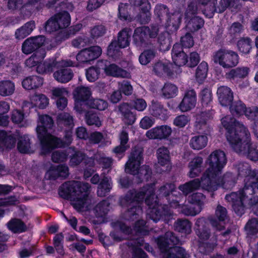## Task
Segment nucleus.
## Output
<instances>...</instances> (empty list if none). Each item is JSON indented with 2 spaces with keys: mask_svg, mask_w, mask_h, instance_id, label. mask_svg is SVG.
Listing matches in <instances>:
<instances>
[{
  "mask_svg": "<svg viewBox=\"0 0 258 258\" xmlns=\"http://www.w3.org/2000/svg\"><path fill=\"white\" fill-rule=\"evenodd\" d=\"M97 65L104 71L107 76L125 78H129L131 76L130 73L114 63L110 64L107 60L102 59L98 61Z\"/></svg>",
  "mask_w": 258,
  "mask_h": 258,
  "instance_id": "ddd939ff",
  "label": "nucleus"
},
{
  "mask_svg": "<svg viewBox=\"0 0 258 258\" xmlns=\"http://www.w3.org/2000/svg\"><path fill=\"white\" fill-rule=\"evenodd\" d=\"M157 157L159 164L162 166H165L170 162V155L168 149L162 147L159 148L157 151Z\"/></svg>",
  "mask_w": 258,
  "mask_h": 258,
  "instance_id": "603ef678",
  "label": "nucleus"
},
{
  "mask_svg": "<svg viewBox=\"0 0 258 258\" xmlns=\"http://www.w3.org/2000/svg\"><path fill=\"white\" fill-rule=\"evenodd\" d=\"M213 118V114L211 110L202 111L197 116L196 125L197 128L205 132V128L209 127L208 122Z\"/></svg>",
  "mask_w": 258,
  "mask_h": 258,
  "instance_id": "c85d7f7f",
  "label": "nucleus"
},
{
  "mask_svg": "<svg viewBox=\"0 0 258 258\" xmlns=\"http://www.w3.org/2000/svg\"><path fill=\"white\" fill-rule=\"evenodd\" d=\"M154 14L157 21L161 24L165 23V28L169 33L172 34L179 29L182 17L178 12L170 13L166 5L160 4L155 6Z\"/></svg>",
  "mask_w": 258,
  "mask_h": 258,
  "instance_id": "39448f33",
  "label": "nucleus"
},
{
  "mask_svg": "<svg viewBox=\"0 0 258 258\" xmlns=\"http://www.w3.org/2000/svg\"><path fill=\"white\" fill-rule=\"evenodd\" d=\"M195 232L199 238L203 240H208L211 236V230L204 218H199L196 223Z\"/></svg>",
  "mask_w": 258,
  "mask_h": 258,
  "instance_id": "bb28decb",
  "label": "nucleus"
},
{
  "mask_svg": "<svg viewBox=\"0 0 258 258\" xmlns=\"http://www.w3.org/2000/svg\"><path fill=\"white\" fill-rule=\"evenodd\" d=\"M225 199L231 203L235 214L241 216L245 212L246 204L252 206L258 203V178L244 181L242 189L226 195Z\"/></svg>",
  "mask_w": 258,
  "mask_h": 258,
  "instance_id": "20e7f679",
  "label": "nucleus"
},
{
  "mask_svg": "<svg viewBox=\"0 0 258 258\" xmlns=\"http://www.w3.org/2000/svg\"><path fill=\"white\" fill-rule=\"evenodd\" d=\"M246 233L249 236H253L258 233V219L252 218L250 219L244 227Z\"/></svg>",
  "mask_w": 258,
  "mask_h": 258,
  "instance_id": "680f3d73",
  "label": "nucleus"
},
{
  "mask_svg": "<svg viewBox=\"0 0 258 258\" xmlns=\"http://www.w3.org/2000/svg\"><path fill=\"white\" fill-rule=\"evenodd\" d=\"M146 221L143 219H140L135 222L133 226L134 230L137 235H147L149 234V230L147 229Z\"/></svg>",
  "mask_w": 258,
  "mask_h": 258,
  "instance_id": "13d9d810",
  "label": "nucleus"
},
{
  "mask_svg": "<svg viewBox=\"0 0 258 258\" xmlns=\"http://www.w3.org/2000/svg\"><path fill=\"white\" fill-rule=\"evenodd\" d=\"M173 64L171 63H165L159 61L156 63L153 70L158 76L172 78L174 75Z\"/></svg>",
  "mask_w": 258,
  "mask_h": 258,
  "instance_id": "a878e982",
  "label": "nucleus"
},
{
  "mask_svg": "<svg viewBox=\"0 0 258 258\" xmlns=\"http://www.w3.org/2000/svg\"><path fill=\"white\" fill-rule=\"evenodd\" d=\"M220 104L223 106H228L233 101V93L231 89L225 86L219 87L217 91Z\"/></svg>",
  "mask_w": 258,
  "mask_h": 258,
  "instance_id": "412c9836",
  "label": "nucleus"
},
{
  "mask_svg": "<svg viewBox=\"0 0 258 258\" xmlns=\"http://www.w3.org/2000/svg\"><path fill=\"white\" fill-rule=\"evenodd\" d=\"M221 121L226 131V139L234 150L246 154L251 161H258V149L252 145L247 127L230 115L222 117Z\"/></svg>",
  "mask_w": 258,
  "mask_h": 258,
  "instance_id": "7ed1b4c3",
  "label": "nucleus"
},
{
  "mask_svg": "<svg viewBox=\"0 0 258 258\" xmlns=\"http://www.w3.org/2000/svg\"><path fill=\"white\" fill-rule=\"evenodd\" d=\"M144 149L135 146L132 148L128 158L125 164V172L133 175L139 173L141 164L144 161Z\"/></svg>",
  "mask_w": 258,
  "mask_h": 258,
  "instance_id": "9d476101",
  "label": "nucleus"
},
{
  "mask_svg": "<svg viewBox=\"0 0 258 258\" xmlns=\"http://www.w3.org/2000/svg\"><path fill=\"white\" fill-rule=\"evenodd\" d=\"M222 172L218 175V183L219 184L218 187L221 184L223 188L229 189L232 188L237 182V178L235 175L231 172L225 173L222 178L220 177V175Z\"/></svg>",
  "mask_w": 258,
  "mask_h": 258,
  "instance_id": "473e14b6",
  "label": "nucleus"
},
{
  "mask_svg": "<svg viewBox=\"0 0 258 258\" xmlns=\"http://www.w3.org/2000/svg\"><path fill=\"white\" fill-rule=\"evenodd\" d=\"M59 66V62L55 58L46 59L36 67V72L40 74H50Z\"/></svg>",
  "mask_w": 258,
  "mask_h": 258,
  "instance_id": "b1692460",
  "label": "nucleus"
},
{
  "mask_svg": "<svg viewBox=\"0 0 258 258\" xmlns=\"http://www.w3.org/2000/svg\"><path fill=\"white\" fill-rule=\"evenodd\" d=\"M199 97L203 107L211 106L213 102V95L210 88L206 87L202 89L199 94Z\"/></svg>",
  "mask_w": 258,
  "mask_h": 258,
  "instance_id": "09e8293b",
  "label": "nucleus"
},
{
  "mask_svg": "<svg viewBox=\"0 0 258 258\" xmlns=\"http://www.w3.org/2000/svg\"><path fill=\"white\" fill-rule=\"evenodd\" d=\"M176 186L173 183H167L161 186L157 191L156 199H165L166 200L170 195L175 191Z\"/></svg>",
  "mask_w": 258,
  "mask_h": 258,
  "instance_id": "58836bf2",
  "label": "nucleus"
},
{
  "mask_svg": "<svg viewBox=\"0 0 258 258\" xmlns=\"http://www.w3.org/2000/svg\"><path fill=\"white\" fill-rule=\"evenodd\" d=\"M227 162L224 151L220 150L213 151L206 160L208 167L203 174L201 179L195 178L180 185L179 189L184 194L187 195L201 186L204 190L210 193L211 198H214V191L218 189L219 186L218 175L222 172Z\"/></svg>",
  "mask_w": 258,
  "mask_h": 258,
  "instance_id": "f03ea898",
  "label": "nucleus"
},
{
  "mask_svg": "<svg viewBox=\"0 0 258 258\" xmlns=\"http://www.w3.org/2000/svg\"><path fill=\"white\" fill-rule=\"evenodd\" d=\"M197 103V93L194 89L186 90L183 98L178 105L179 110L186 112L194 108Z\"/></svg>",
  "mask_w": 258,
  "mask_h": 258,
  "instance_id": "a211bd4d",
  "label": "nucleus"
},
{
  "mask_svg": "<svg viewBox=\"0 0 258 258\" xmlns=\"http://www.w3.org/2000/svg\"><path fill=\"white\" fill-rule=\"evenodd\" d=\"M43 83V79L37 76H31L24 79L22 85L26 90H31L41 87Z\"/></svg>",
  "mask_w": 258,
  "mask_h": 258,
  "instance_id": "c756f323",
  "label": "nucleus"
},
{
  "mask_svg": "<svg viewBox=\"0 0 258 258\" xmlns=\"http://www.w3.org/2000/svg\"><path fill=\"white\" fill-rule=\"evenodd\" d=\"M181 197L182 195L179 192L175 190V191L170 195L166 200L170 207L177 208L180 206L179 202Z\"/></svg>",
  "mask_w": 258,
  "mask_h": 258,
  "instance_id": "774afa93",
  "label": "nucleus"
},
{
  "mask_svg": "<svg viewBox=\"0 0 258 258\" xmlns=\"http://www.w3.org/2000/svg\"><path fill=\"white\" fill-rule=\"evenodd\" d=\"M35 28L34 21L31 20L26 23L15 32L16 38L18 39H23L29 35Z\"/></svg>",
  "mask_w": 258,
  "mask_h": 258,
  "instance_id": "f704fd0d",
  "label": "nucleus"
},
{
  "mask_svg": "<svg viewBox=\"0 0 258 258\" xmlns=\"http://www.w3.org/2000/svg\"><path fill=\"white\" fill-rule=\"evenodd\" d=\"M102 53V49L98 46H92L81 50L76 55L79 63H89L98 58Z\"/></svg>",
  "mask_w": 258,
  "mask_h": 258,
  "instance_id": "4468645a",
  "label": "nucleus"
},
{
  "mask_svg": "<svg viewBox=\"0 0 258 258\" xmlns=\"http://www.w3.org/2000/svg\"><path fill=\"white\" fill-rule=\"evenodd\" d=\"M171 56L175 65L179 67L185 66L188 58V55L184 52L182 47L179 43H176L173 45L171 50Z\"/></svg>",
  "mask_w": 258,
  "mask_h": 258,
  "instance_id": "6ab92c4d",
  "label": "nucleus"
},
{
  "mask_svg": "<svg viewBox=\"0 0 258 258\" xmlns=\"http://www.w3.org/2000/svg\"><path fill=\"white\" fill-rule=\"evenodd\" d=\"M100 69L101 68L99 67L92 66L86 70V76L87 80L90 82H94L97 80L100 74Z\"/></svg>",
  "mask_w": 258,
  "mask_h": 258,
  "instance_id": "0e129e2a",
  "label": "nucleus"
},
{
  "mask_svg": "<svg viewBox=\"0 0 258 258\" xmlns=\"http://www.w3.org/2000/svg\"><path fill=\"white\" fill-rule=\"evenodd\" d=\"M44 28L45 31L48 33H51L60 29L59 25L57 23L54 15L45 22Z\"/></svg>",
  "mask_w": 258,
  "mask_h": 258,
  "instance_id": "e2e57ef3",
  "label": "nucleus"
},
{
  "mask_svg": "<svg viewBox=\"0 0 258 258\" xmlns=\"http://www.w3.org/2000/svg\"><path fill=\"white\" fill-rule=\"evenodd\" d=\"M205 200L206 196L201 192L193 194L188 199L190 204L196 207L197 210H200V212L203 209Z\"/></svg>",
  "mask_w": 258,
  "mask_h": 258,
  "instance_id": "3c124183",
  "label": "nucleus"
},
{
  "mask_svg": "<svg viewBox=\"0 0 258 258\" xmlns=\"http://www.w3.org/2000/svg\"><path fill=\"white\" fill-rule=\"evenodd\" d=\"M92 42V38L83 35L76 37L72 41V45L76 48H81L89 45Z\"/></svg>",
  "mask_w": 258,
  "mask_h": 258,
  "instance_id": "bf43d9fd",
  "label": "nucleus"
},
{
  "mask_svg": "<svg viewBox=\"0 0 258 258\" xmlns=\"http://www.w3.org/2000/svg\"><path fill=\"white\" fill-rule=\"evenodd\" d=\"M228 106H229L231 114L237 117L244 115L247 108L245 104L240 100L233 101L232 103Z\"/></svg>",
  "mask_w": 258,
  "mask_h": 258,
  "instance_id": "79ce46f5",
  "label": "nucleus"
},
{
  "mask_svg": "<svg viewBox=\"0 0 258 258\" xmlns=\"http://www.w3.org/2000/svg\"><path fill=\"white\" fill-rule=\"evenodd\" d=\"M236 45L238 51L242 55H247L250 52L252 49V41L248 37H240L237 41Z\"/></svg>",
  "mask_w": 258,
  "mask_h": 258,
  "instance_id": "4c0bfd02",
  "label": "nucleus"
},
{
  "mask_svg": "<svg viewBox=\"0 0 258 258\" xmlns=\"http://www.w3.org/2000/svg\"><path fill=\"white\" fill-rule=\"evenodd\" d=\"M208 143V138L205 135L193 137L190 140V146L194 149L199 150L205 148Z\"/></svg>",
  "mask_w": 258,
  "mask_h": 258,
  "instance_id": "a18cd8bd",
  "label": "nucleus"
},
{
  "mask_svg": "<svg viewBox=\"0 0 258 258\" xmlns=\"http://www.w3.org/2000/svg\"><path fill=\"white\" fill-rule=\"evenodd\" d=\"M237 171L239 176L245 177L244 181L258 178V170H252L250 166L247 163H239L237 165Z\"/></svg>",
  "mask_w": 258,
  "mask_h": 258,
  "instance_id": "393cba45",
  "label": "nucleus"
},
{
  "mask_svg": "<svg viewBox=\"0 0 258 258\" xmlns=\"http://www.w3.org/2000/svg\"><path fill=\"white\" fill-rule=\"evenodd\" d=\"M171 38L166 37L164 33H161L158 37L157 42L159 44V50L161 51H166L171 47Z\"/></svg>",
  "mask_w": 258,
  "mask_h": 258,
  "instance_id": "6e6d98bb",
  "label": "nucleus"
},
{
  "mask_svg": "<svg viewBox=\"0 0 258 258\" xmlns=\"http://www.w3.org/2000/svg\"><path fill=\"white\" fill-rule=\"evenodd\" d=\"M90 187V185L87 182L80 181L65 182L59 187L58 194L64 199L84 196L86 194L87 197H88Z\"/></svg>",
  "mask_w": 258,
  "mask_h": 258,
  "instance_id": "0eeeda50",
  "label": "nucleus"
},
{
  "mask_svg": "<svg viewBox=\"0 0 258 258\" xmlns=\"http://www.w3.org/2000/svg\"><path fill=\"white\" fill-rule=\"evenodd\" d=\"M132 35V30L130 28H124L118 33L117 40H112L107 49V55L113 58L120 55V49L129 46Z\"/></svg>",
  "mask_w": 258,
  "mask_h": 258,
  "instance_id": "6e6552de",
  "label": "nucleus"
},
{
  "mask_svg": "<svg viewBox=\"0 0 258 258\" xmlns=\"http://www.w3.org/2000/svg\"><path fill=\"white\" fill-rule=\"evenodd\" d=\"M174 230L185 235L190 234L192 223L187 219L178 218L174 223Z\"/></svg>",
  "mask_w": 258,
  "mask_h": 258,
  "instance_id": "72a5a7b5",
  "label": "nucleus"
},
{
  "mask_svg": "<svg viewBox=\"0 0 258 258\" xmlns=\"http://www.w3.org/2000/svg\"><path fill=\"white\" fill-rule=\"evenodd\" d=\"M85 119L87 124L89 125L100 127L102 125V122L98 114L93 111H88L85 114Z\"/></svg>",
  "mask_w": 258,
  "mask_h": 258,
  "instance_id": "052dcab7",
  "label": "nucleus"
},
{
  "mask_svg": "<svg viewBox=\"0 0 258 258\" xmlns=\"http://www.w3.org/2000/svg\"><path fill=\"white\" fill-rule=\"evenodd\" d=\"M244 115L248 120L253 122L252 124L253 133L258 138V107H247Z\"/></svg>",
  "mask_w": 258,
  "mask_h": 258,
  "instance_id": "7c9ffc66",
  "label": "nucleus"
},
{
  "mask_svg": "<svg viewBox=\"0 0 258 258\" xmlns=\"http://www.w3.org/2000/svg\"><path fill=\"white\" fill-rule=\"evenodd\" d=\"M118 17L122 21L131 22L132 18L128 11V6L121 3L118 6Z\"/></svg>",
  "mask_w": 258,
  "mask_h": 258,
  "instance_id": "69168bd1",
  "label": "nucleus"
},
{
  "mask_svg": "<svg viewBox=\"0 0 258 258\" xmlns=\"http://www.w3.org/2000/svg\"><path fill=\"white\" fill-rule=\"evenodd\" d=\"M150 112L153 116L162 120H166L168 117V110L161 102L156 100L151 101Z\"/></svg>",
  "mask_w": 258,
  "mask_h": 258,
  "instance_id": "aec40b11",
  "label": "nucleus"
},
{
  "mask_svg": "<svg viewBox=\"0 0 258 258\" xmlns=\"http://www.w3.org/2000/svg\"><path fill=\"white\" fill-rule=\"evenodd\" d=\"M17 149L22 154L28 153L31 149V143L27 135L20 136L17 139Z\"/></svg>",
  "mask_w": 258,
  "mask_h": 258,
  "instance_id": "a19ab883",
  "label": "nucleus"
},
{
  "mask_svg": "<svg viewBox=\"0 0 258 258\" xmlns=\"http://www.w3.org/2000/svg\"><path fill=\"white\" fill-rule=\"evenodd\" d=\"M156 51L153 49L144 50L139 56V60L142 65L149 63L155 56Z\"/></svg>",
  "mask_w": 258,
  "mask_h": 258,
  "instance_id": "5fc2aeb1",
  "label": "nucleus"
},
{
  "mask_svg": "<svg viewBox=\"0 0 258 258\" xmlns=\"http://www.w3.org/2000/svg\"><path fill=\"white\" fill-rule=\"evenodd\" d=\"M132 107L128 103H122L118 106V111L122 116V120L127 125L133 124L136 120V114L132 111Z\"/></svg>",
  "mask_w": 258,
  "mask_h": 258,
  "instance_id": "5701e85b",
  "label": "nucleus"
},
{
  "mask_svg": "<svg viewBox=\"0 0 258 258\" xmlns=\"http://www.w3.org/2000/svg\"><path fill=\"white\" fill-rule=\"evenodd\" d=\"M208 64L205 61H202L198 66L196 72V78L198 82H203L207 77Z\"/></svg>",
  "mask_w": 258,
  "mask_h": 258,
  "instance_id": "4d7b16f0",
  "label": "nucleus"
},
{
  "mask_svg": "<svg viewBox=\"0 0 258 258\" xmlns=\"http://www.w3.org/2000/svg\"><path fill=\"white\" fill-rule=\"evenodd\" d=\"M37 135L43 154H49L54 149L62 148V145H60L61 139L52 135L48 132H45L43 130V133L39 132Z\"/></svg>",
  "mask_w": 258,
  "mask_h": 258,
  "instance_id": "f8f14e48",
  "label": "nucleus"
},
{
  "mask_svg": "<svg viewBox=\"0 0 258 258\" xmlns=\"http://www.w3.org/2000/svg\"><path fill=\"white\" fill-rule=\"evenodd\" d=\"M90 88L83 86L76 87L73 91V96L76 104H87L91 96Z\"/></svg>",
  "mask_w": 258,
  "mask_h": 258,
  "instance_id": "4be33fe9",
  "label": "nucleus"
},
{
  "mask_svg": "<svg viewBox=\"0 0 258 258\" xmlns=\"http://www.w3.org/2000/svg\"><path fill=\"white\" fill-rule=\"evenodd\" d=\"M155 195V184H146L139 190L130 189L119 199V204L122 208H126L124 213L125 218L128 221H134L138 219L143 213L144 201L151 209L149 214V218L157 223L162 220L169 224L173 215L166 204L159 206Z\"/></svg>",
  "mask_w": 258,
  "mask_h": 258,
  "instance_id": "f257e3e1",
  "label": "nucleus"
},
{
  "mask_svg": "<svg viewBox=\"0 0 258 258\" xmlns=\"http://www.w3.org/2000/svg\"><path fill=\"white\" fill-rule=\"evenodd\" d=\"M15 83L10 80L0 81V96L7 97L11 96L15 92Z\"/></svg>",
  "mask_w": 258,
  "mask_h": 258,
  "instance_id": "ea45409f",
  "label": "nucleus"
},
{
  "mask_svg": "<svg viewBox=\"0 0 258 258\" xmlns=\"http://www.w3.org/2000/svg\"><path fill=\"white\" fill-rule=\"evenodd\" d=\"M39 121L41 124L37 125L36 127V133L38 134L39 132L43 133L44 132H48V129H51L54 125V121L52 117L47 115H41L39 117Z\"/></svg>",
  "mask_w": 258,
  "mask_h": 258,
  "instance_id": "c9c22d12",
  "label": "nucleus"
},
{
  "mask_svg": "<svg viewBox=\"0 0 258 258\" xmlns=\"http://www.w3.org/2000/svg\"><path fill=\"white\" fill-rule=\"evenodd\" d=\"M69 167L66 164L51 166L50 168L49 178L56 180L59 178L66 179L69 175Z\"/></svg>",
  "mask_w": 258,
  "mask_h": 258,
  "instance_id": "cd10ccee",
  "label": "nucleus"
},
{
  "mask_svg": "<svg viewBox=\"0 0 258 258\" xmlns=\"http://www.w3.org/2000/svg\"><path fill=\"white\" fill-rule=\"evenodd\" d=\"M249 69L248 68H237L232 69L228 73L226 74L227 78L230 79H242L245 78L248 74Z\"/></svg>",
  "mask_w": 258,
  "mask_h": 258,
  "instance_id": "8fccbe9b",
  "label": "nucleus"
},
{
  "mask_svg": "<svg viewBox=\"0 0 258 258\" xmlns=\"http://www.w3.org/2000/svg\"><path fill=\"white\" fill-rule=\"evenodd\" d=\"M8 228L14 233H20L27 231L25 223L20 219L13 218L7 224Z\"/></svg>",
  "mask_w": 258,
  "mask_h": 258,
  "instance_id": "e433bc0d",
  "label": "nucleus"
},
{
  "mask_svg": "<svg viewBox=\"0 0 258 258\" xmlns=\"http://www.w3.org/2000/svg\"><path fill=\"white\" fill-rule=\"evenodd\" d=\"M156 243L160 252L164 254L163 258H186V253L181 246H170L168 239L165 235L159 236Z\"/></svg>",
  "mask_w": 258,
  "mask_h": 258,
  "instance_id": "1a4fd4ad",
  "label": "nucleus"
},
{
  "mask_svg": "<svg viewBox=\"0 0 258 258\" xmlns=\"http://www.w3.org/2000/svg\"><path fill=\"white\" fill-rule=\"evenodd\" d=\"M239 59L237 52L224 49H220L216 51L213 56L214 62L219 64L224 68L235 67L238 63Z\"/></svg>",
  "mask_w": 258,
  "mask_h": 258,
  "instance_id": "9b49d317",
  "label": "nucleus"
},
{
  "mask_svg": "<svg viewBox=\"0 0 258 258\" xmlns=\"http://www.w3.org/2000/svg\"><path fill=\"white\" fill-rule=\"evenodd\" d=\"M53 76L58 82L66 83L72 80L74 73L71 69L63 67L54 72Z\"/></svg>",
  "mask_w": 258,
  "mask_h": 258,
  "instance_id": "2f4dec72",
  "label": "nucleus"
},
{
  "mask_svg": "<svg viewBox=\"0 0 258 258\" xmlns=\"http://www.w3.org/2000/svg\"><path fill=\"white\" fill-rule=\"evenodd\" d=\"M162 96L165 99L175 97L178 93V88L175 85L170 83H166L162 88Z\"/></svg>",
  "mask_w": 258,
  "mask_h": 258,
  "instance_id": "de8ad7c7",
  "label": "nucleus"
},
{
  "mask_svg": "<svg viewBox=\"0 0 258 258\" xmlns=\"http://www.w3.org/2000/svg\"><path fill=\"white\" fill-rule=\"evenodd\" d=\"M147 6L140 9V12L137 15L136 19L137 21L142 24L148 23L150 21L151 14L150 13L151 5L146 4Z\"/></svg>",
  "mask_w": 258,
  "mask_h": 258,
  "instance_id": "49530a36",
  "label": "nucleus"
},
{
  "mask_svg": "<svg viewBox=\"0 0 258 258\" xmlns=\"http://www.w3.org/2000/svg\"><path fill=\"white\" fill-rule=\"evenodd\" d=\"M159 33L157 24L150 26H141L136 28L133 35V43L137 47H146L150 43V38H155Z\"/></svg>",
  "mask_w": 258,
  "mask_h": 258,
  "instance_id": "423d86ee",
  "label": "nucleus"
},
{
  "mask_svg": "<svg viewBox=\"0 0 258 258\" xmlns=\"http://www.w3.org/2000/svg\"><path fill=\"white\" fill-rule=\"evenodd\" d=\"M112 186L107 177H104L100 181L97 189V195L100 197H105L110 192Z\"/></svg>",
  "mask_w": 258,
  "mask_h": 258,
  "instance_id": "864d4df0",
  "label": "nucleus"
},
{
  "mask_svg": "<svg viewBox=\"0 0 258 258\" xmlns=\"http://www.w3.org/2000/svg\"><path fill=\"white\" fill-rule=\"evenodd\" d=\"M187 21L186 27L191 32H195L202 28L205 23L204 19L199 16L191 17Z\"/></svg>",
  "mask_w": 258,
  "mask_h": 258,
  "instance_id": "c03bdc74",
  "label": "nucleus"
},
{
  "mask_svg": "<svg viewBox=\"0 0 258 258\" xmlns=\"http://www.w3.org/2000/svg\"><path fill=\"white\" fill-rule=\"evenodd\" d=\"M45 41V37L43 35L28 38L22 43V51L25 54H31L40 46H43Z\"/></svg>",
  "mask_w": 258,
  "mask_h": 258,
  "instance_id": "dca6fc26",
  "label": "nucleus"
},
{
  "mask_svg": "<svg viewBox=\"0 0 258 258\" xmlns=\"http://www.w3.org/2000/svg\"><path fill=\"white\" fill-rule=\"evenodd\" d=\"M60 29L67 28L71 24V16L67 11H63L54 14Z\"/></svg>",
  "mask_w": 258,
  "mask_h": 258,
  "instance_id": "37998d69",
  "label": "nucleus"
},
{
  "mask_svg": "<svg viewBox=\"0 0 258 258\" xmlns=\"http://www.w3.org/2000/svg\"><path fill=\"white\" fill-rule=\"evenodd\" d=\"M172 129L167 125L157 126L146 132V136L150 139H167L171 135Z\"/></svg>",
  "mask_w": 258,
  "mask_h": 258,
  "instance_id": "f3484780",
  "label": "nucleus"
},
{
  "mask_svg": "<svg viewBox=\"0 0 258 258\" xmlns=\"http://www.w3.org/2000/svg\"><path fill=\"white\" fill-rule=\"evenodd\" d=\"M227 217V211L224 207L218 205L215 210V216L209 217L212 226L217 231L225 229V221Z\"/></svg>",
  "mask_w": 258,
  "mask_h": 258,
  "instance_id": "2eb2a0df",
  "label": "nucleus"
},
{
  "mask_svg": "<svg viewBox=\"0 0 258 258\" xmlns=\"http://www.w3.org/2000/svg\"><path fill=\"white\" fill-rule=\"evenodd\" d=\"M198 8L202 9L200 6L197 4L196 0L191 1L189 3L185 12V19L186 21H187L188 18L196 16L195 15L197 13Z\"/></svg>",
  "mask_w": 258,
  "mask_h": 258,
  "instance_id": "338daca9",
  "label": "nucleus"
}]
</instances>
